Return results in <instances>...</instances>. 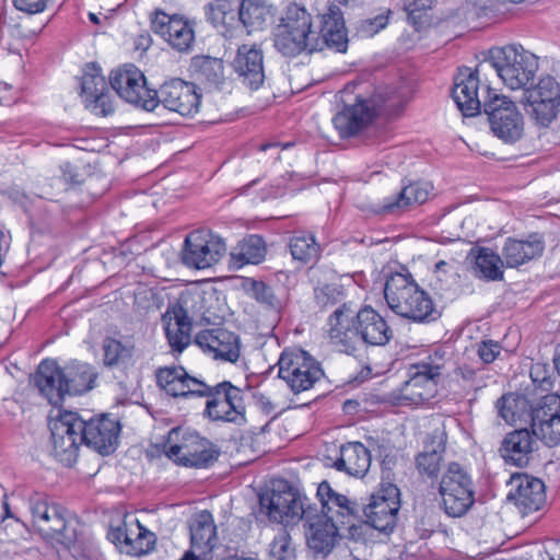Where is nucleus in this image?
<instances>
[{"instance_id":"nucleus-26","label":"nucleus","mask_w":560,"mask_h":560,"mask_svg":"<svg viewBox=\"0 0 560 560\" xmlns=\"http://www.w3.org/2000/svg\"><path fill=\"white\" fill-rule=\"evenodd\" d=\"M432 191L431 184L415 182L404 186L399 191L384 198L375 209L381 215L399 217L417 205L424 203Z\"/></svg>"},{"instance_id":"nucleus-6","label":"nucleus","mask_w":560,"mask_h":560,"mask_svg":"<svg viewBox=\"0 0 560 560\" xmlns=\"http://www.w3.org/2000/svg\"><path fill=\"white\" fill-rule=\"evenodd\" d=\"M164 453L176 465L202 469L212 466L221 452L198 432L177 427L168 432Z\"/></svg>"},{"instance_id":"nucleus-49","label":"nucleus","mask_w":560,"mask_h":560,"mask_svg":"<svg viewBox=\"0 0 560 560\" xmlns=\"http://www.w3.org/2000/svg\"><path fill=\"white\" fill-rule=\"evenodd\" d=\"M358 511V504L348 499V502H341V504L335 509V512L326 514L325 517L331 523H335L338 529L339 526L353 527L352 520Z\"/></svg>"},{"instance_id":"nucleus-13","label":"nucleus","mask_w":560,"mask_h":560,"mask_svg":"<svg viewBox=\"0 0 560 560\" xmlns=\"http://www.w3.org/2000/svg\"><path fill=\"white\" fill-rule=\"evenodd\" d=\"M79 84V97L88 110L100 117H107L115 113V98L96 62H89L82 68Z\"/></svg>"},{"instance_id":"nucleus-4","label":"nucleus","mask_w":560,"mask_h":560,"mask_svg":"<svg viewBox=\"0 0 560 560\" xmlns=\"http://www.w3.org/2000/svg\"><path fill=\"white\" fill-rule=\"evenodd\" d=\"M384 296L388 307L401 317L417 323L435 318L432 299L406 269L404 272L390 273L386 278Z\"/></svg>"},{"instance_id":"nucleus-20","label":"nucleus","mask_w":560,"mask_h":560,"mask_svg":"<svg viewBox=\"0 0 560 560\" xmlns=\"http://www.w3.org/2000/svg\"><path fill=\"white\" fill-rule=\"evenodd\" d=\"M523 103L532 107V115L538 125L548 127L559 112V83L549 75L541 78L536 86L526 88Z\"/></svg>"},{"instance_id":"nucleus-45","label":"nucleus","mask_w":560,"mask_h":560,"mask_svg":"<svg viewBox=\"0 0 560 560\" xmlns=\"http://www.w3.org/2000/svg\"><path fill=\"white\" fill-rule=\"evenodd\" d=\"M198 73L209 84L219 86L224 80V65L221 59L202 57L198 62Z\"/></svg>"},{"instance_id":"nucleus-50","label":"nucleus","mask_w":560,"mask_h":560,"mask_svg":"<svg viewBox=\"0 0 560 560\" xmlns=\"http://www.w3.org/2000/svg\"><path fill=\"white\" fill-rule=\"evenodd\" d=\"M390 15L392 10L385 9L374 18H369L361 21L359 32L362 36L365 37L374 36L387 26Z\"/></svg>"},{"instance_id":"nucleus-23","label":"nucleus","mask_w":560,"mask_h":560,"mask_svg":"<svg viewBox=\"0 0 560 560\" xmlns=\"http://www.w3.org/2000/svg\"><path fill=\"white\" fill-rule=\"evenodd\" d=\"M195 343L215 360L234 363L240 358V338L225 328L203 329L196 335Z\"/></svg>"},{"instance_id":"nucleus-56","label":"nucleus","mask_w":560,"mask_h":560,"mask_svg":"<svg viewBox=\"0 0 560 560\" xmlns=\"http://www.w3.org/2000/svg\"><path fill=\"white\" fill-rule=\"evenodd\" d=\"M502 347L498 341L487 339L478 345L477 353L480 360L486 363H492L501 353Z\"/></svg>"},{"instance_id":"nucleus-63","label":"nucleus","mask_w":560,"mask_h":560,"mask_svg":"<svg viewBox=\"0 0 560 560\" xmlns=\"http://www.w3.org/2000/svg\"><path fill=\"white\" fill-rule=\"evenodd\" d=\"M289 147H290L289 143L282 145V148H281L280 143H278V142H268V143L260 144L259 151H261V152H268L269 151L270 152V159H272L273 161H277L280 158L281 150L284 149V148H289Z\"/></svg>"},{"instance_id":"nucleus-36","label":"nucleus","mask_w":560,"mask_h":560,"mask_svg":"<svg viewBox=\"0 0 560 560\" xmlns=\"http://www.w3.org/2000/svg\"><path fill=\"white\" fill-rule=\"evenodd\" d=\"M231 260L235 267L241 268L247 264H259L266 256V244L260 235L252 234L232 249Z\"/></svg>"},{"instance_id":"nucleus-46","label":"nucleus","mask_w":560,"mask_h":560,"mask_svg":"<svg viewBox=\"0 0 560 560\" xmlns=\"http://www.w3.org/2000/svg\"><path fill=\"white\" fill-rule=\"evenodd\" d=\"M317 497L322 505L320 511H318L320 515L332 513L341 502H348V498L336 492L327 481L318 485Z\"/></svg>"},{"instance_id":"nucleus-11","label":"nucleus","mask_w":560,"mask_h":560,"mask_svg":"<svg viewBox=\"0 0 560 560\" xmlns=\"http://www.w3.org/2000/svg\"><path fill=\"white\" fill-rule=\"evenodd\" d=\"M201 397H207L205 415L211 421L244 425L246 419L245 392L231 382L224 381L214 386L206 384Z\"/></svg>"},{"instance_id":"nucleus-41","label":"nucleus","mask_w":560,"mask_h":560,"mask_svg":"<svg viewBox=\"0 0 560 560\" xmlns=\"http://www.w3.org/2000/svg\"><path fill=\"white\" fill-rule=\"evenodd\" d=\"M104 364L117 366L129 361L133 355V345H124L121 341L107 337L103 341Z\"/></svg>"},{"instance_id":"nucleus-61","label":"nucleus","mask_w":560,"mask_h":560,"mask_svg":"<svg viewBox=\"0 0 560 560\" xmlns=\"http://www.w3.org/2000/svg\"><path fill=\"white\" fill-rule=\"evenodd\" d=\"M107 538L122 552L125 539H128V524L124 522L117 527H110L107 533Z\"/></svg>"},{"instance_id":"nucleus-21","label":"nucleus","mask_w":560,"mask_h":560,"mask_svg":"<svg viewBox=\"0 0 560 560\" xmlns=\"http://www.w3.org/2000/svg\"><path fill=\"white\" fill-rule=\"evenodd\" d=\"M508 500L524 515L538 511L546 502L545 483L527 474H514L510 479Z\"/></svg>"},{"instance_id":"nucleus-53","label":"nucleus","mask_w":560,"mask_h":560,"mask_svg":"<svg viewBox=\"0 0 560 560\" xmlns=\"http://www.w3.org/2000/svg\"><path fill=\"white\" fill-rule=\"evenodd\" d=\"M342 12L339 7L332 4L328 8V12L322 18V26L318 35H325L335 30L345 28Z\"/></svg>"},{"instance_id":"nucleus-43","label":"nucleus","mask_w":560,"mask_h":560,"mask_svg":"<svg viewBox=\"0 0 560 560\" xmlns=\"http://www.w3.org/2000/svg\"><path fill=\"white\" fill-rule=\"evenodd\" d=\"M98 373L88 363L72 365V396L83 395L95 387Z\"/></svg>"},{"instance_id":"nucleus-12","label":"nucleus","mask_w":560,"mask_h":560,"mask_svg":"<svg viewBox=\"0 0 560 560\" xmlns=\"http://www.w3.org/2000/svg\"><path fill=\"white\" fill-rule=\"evenodd\" d=\"M120 424L102 416L97 419H84L72 411V436L79 435L82 443L102 455H109L118 445Z\"/></svg>"},{"instance_id":"nucleus-57","label":"nucleus","mask_w":560,"mask_h":560,"mask_svg":"<svg viewBox=\"0 0 560 560\" xmlns=\"http://www.w3.org/2000/svg\"><path fill=\"white\" fill-rule=\"evenodd\" d=\"M529 375L533 383L545 390L549 389L552 385L550 371L546 364H533Z\"/></svg>"},{"instance_id":"nucleus-3","label":"nucleus","mask_w":560,"mask_h":560,"mask_svg":"<svg viewBox=\"0 0 560 560\" xmlns=\"http://www.w3.org/2000/svg\"><path fill=\"white\" fill-rule=\"evenodd\" d=\"M40 396L58 409L49 420L54 456L66 467L70 466V411L62 409L66 395L70 393V381L55 360H43L30 377Z\"/></svg>"},{"instance_id":"nucleus-47","label":"nucleus","mask_w":560,"mask_h":560,"mask_svg":"<svg viewBox=\"0 0 560 560\" xmlns=\"http://www.w3.org/2000/svg\"><path fill=\"white\" fill-rule=\"evenodd\" d=\"M247 290L254 299L270 308H279L280 300L275 294L272 288L264 281L250 279L247 282Z\"/></svg>"},{"instance_id":"nucleus-19","label":"nucleus","mask_w":560,"mask_h":560,"mask_svg":"<svg viewBox=\"0 0 560 560\" xmlns=\"http://www.w3.org/2000/svg\"><path fill=\"white\" fill-rule=\"evenodd\" d=\"M154 98V109L162 104L164 108L182 116H194L199 112L201 94L191 82L172 79L163 83L159 91L151 94Z\"/></svg>"},{"instance_id":"nucleus-33","label":"nucleus","mask_w":560,"mask_h":560,"mask_svg":"<svg viewBox=\"0 0 560 560\" xmlns=\"http://www.w3.org/2000/svg\"><path fill=\"white\" fill-rule=\"evenodd\" d=\"M447 434L444 427L435 428L429 436L424 452L417 458V467L421 474L428 477H436L440 470L442 454L445 451Z\"/></svg>"},{"instance_id":"nucleus-15","label":"nucleus","mask_w":560,"mask_h":560,"mask_svg":"<svg viewBox=\"0 0 560 560\" xmlns=\"http://www.w3.org/2000/svg\"><path fill=\"white\" fill-rule=\"evenodd\" d=\"M443 364L421 361L409 368V378L400 388L399 398L404 405H421L433 398L438 392V382Z\"/></svg>"},{"instance_id":"nucleus-10","label":"nucleus","mask_w":560,"mask_h":560,"mask_svg":"<svg viewBox=\"0 0 560 560\" xmlns=\"http://www.w3.org/2000/svg\"><path fill=\"white\" fill-rule=\"evenodd\" d=\"M441 506L451 517L465 515L475 502L474 481L460 464L450 463L439 483Z\"/></svg>"},{"instance_id":"nucleus-44","label":"nucleus","mask_w":560,"mask_h":560,"mask_svg":"<svg viewBox=\"0 0 560 560\" xmlns=\"http://www.w3.org/2000/svg\"><path fill=\"white\" fill-rule=\"evenodd\" d=\"M346 298L343 285L326 283L314 288V300L318 307L327 308L340 303Z\"/></svg>"},{"instance_id":"nucleus-32","label":"nucleus","mask_w":560,"mask_h":560,"mask_svg":"<svg viewBox=\"0 0 560 560\" xmlns=\"http://www.w3.org/2000/svg\"><path fill=\"white\" fill-rule=\"evenodd\" d=\"M167 342L174 352H183L191 341V320L183 307L163 316Z\"/></svg>"},{"instance_id":"nucleus-25","label":"nucleus","mask_w":560,"mask_h":560,"mask_svg":"<svg viewBox=\"0 0 560 560\" xmlns=\"http://www.w3.org/2000/svg\"><path fill=\"white\" fill-rule=\"evenodd\" d=\"M478 73V68L475 71L463 68L454 79L452 97L465 117L476 116L483 108V100L479 97L480 79Z\"/></svg>"},{"instance_id":"nucleus-51","label":"nucleus","mask_w":560,"mask_h":560,"mask_svg":"<svg viewBox=\"0 0 560 560\" xmlns=\"http://www.w3.org/2000/svg\"><path fill=\"white\" fill-rule=\"evenodd\" d=\"M51 504L45 494L34 493L30 498V511L33 516L34 526L38 529L40 524L47 522L48 512L50 511Z\"/></svg>"},{"instance_id":"nucleus-8","label":"nucleus","mask_w":560,"mask_h":560,"mask_svg":"<svg viewBox=\"0 0 560 560\" xmlns=\"http://www.w3.org/2000/svg\"><path fill=\"white\" fill-rule=\"evenodd\" d=\"M483 112L493 135L505 143L518 141L524 133V117L516 104L505 95L485 88Z\"/></svg>"},{"instance_id":"nucleus-42","label":"nucleus","mask_w":560,"mask_h":560,"mask_svg":"<svg viewBox=\"0 0 560 560\" xmlns=\"http://www.w3.org/2000/svg\"><path fill=\"white\" fill-rule=\"evenodd\" d=\"M267 560H296L295 547L285 528H280L270 541Z\"/></svg>"},{"instance_id":"nucleus-54","label":"nucleus","mask_w":560,"mask_h":560,"mask_svg":"<svg viewBox=\"0 0 560 560\" xmlns=\"http://www.w3.org/2000/svg\"><path fill=\"white\" fill-rule=\"evenodd\" d=\"M320 40V50L324 47L335 49L338 52H345L348 47L347 31L345 28L335 30L325 35H318Z\"/></svg>"},{"instance_id":"nucleus-9","label":"nucleus","mask_w":560,"mask_h":560,"mask_svg":"<svg viewBox=\"0 0 560 560\" xmlns=\"http://www.w3.org/2000/svg\"><path fill=\"white\" fill-rule=\"evenodd\" d=\"M277 365L279 377L294 394L310 390L325 375L320 363L307 351L296 347L283 349Z\"/></svg>"},{"instance_id":"nucleus-27","label":"nucleus","mask_w":560,"mask_h":560,"mask_svg":"<svg viewBox=\"0 0 560 560\" xmlns=\"http://www.w3.org/2000/svg\"><path fill=\"white\" fill-rule=\"evenodd\" d=\"M156 382L167 395L173 397H201L202 390L206 388V383L189 376L182 366L160 369L156 373Z\"/></svg>"},{"instance_id":"nucleus-31","label":"nucleus","mask_w":560,"mask_h":560,"mask_svg":"<svg viewBox=\"0 0 560 560\" xmlns=\"http://www.w3.org/2000/svg\"><path fill=\"white\" fill-rule=\"evenodd\" d=\"M544 248V241L537 235H530L526 240L509 237L502 248V257L506 267L516 268L539 257Z\"/></svg>"},{"instance_id":"nucleus-28","label":"nucleus","mask_w":560,"mask_h":560,"mask_svg":"<svg viewBox=\"0 0 560 560\" xmlns=\"http://www.w3.org/2000/svg\"><path fill=\"white\" fill-rule=\"evenodd\" d=\"M233 68L243 83L257 90L265 80L264 55L257 45H242L233 60Z\"/></svg>"},{"instance_id":"nucleus-29","label":"nucleus","mask_w":560,"mask_h":560,"mask_svg":"<svg viewBox=\"0 0 560 560\" xmlns=\"http://www.w3.org/2000/svg\"><path fill=\"white\" fill-rule=\"evenodd\" d=\"M217 540V527L210 512L201 511L190 523V550L200 560H208Z\"/></svg>"},{"instance_id":"nucleus-58","label":"nucleus","mask_w":560,"mask_h":560,"mask_svg":"<svg viewBox=\"0 0 560 560\" xmlns=\"http://www.w3.org/2000/svg\"><path fill=\"white\" fill-rule=\"evenodd\" d=\"M513 404H516L512 395H504L497 401V408L500 417L508 423L515 422L517 416L513 410Z\"/></svg>"},{"instance_id":"nucleus-2","label":"nucleus","mask_w":560,"mask_h":560,"mask_svg":"<svg viewBox=\"0 0 560 560\" xmlns=\"http://www.w3.org/2000/svg\"><path fill=\"white\" fill-rule=\"evenodd\" d=\"M330 343L340 352L354 355L361 343L384 347L394 337L387 320L372 306L355 311L350 303H342L328 317Z\"/></svg>"},{"instance_id":"nucleus-59","label":"nucleus","mask_w":560,"mask_h":560,"mask_svg":"<svg viewBox=\"0 0 560 560\" xmlns=\"http://www.w3.org/2000/svg\"><path fill=\"white\" fill-rule=\"evenodd\" d=\"M478 372L479 370H476L468 364H462L457 368L456 375L460 376L462 380L469 383L472 388L479 389L483 386V383L482 380H479Z\"/></svg>"},{"instance_id":"nucleus-37","label":"nucleus","mask_w":560,"mask_h":560,"mask_svg":"<svg viewBox=\"0 0 560 560\" xmlns=\"http://www.w3.org/2000/svg\"><path fill=\"white\" fill-rule=\"evenodd\" d=\"M67 514L54 511L52 522L47 524V522L40 524V527L37 529L45 537L51 540L52 546L56 548L59 560H69L68 556L70 555V539L66 535L67 529Z\"/></svg>"},{"instance_id":"nucleus-17","label":"nucleus","mask_w":560,"mask_h":560,"mask_svg":"<svg viewBox=\"0 0 560 560\" xmlns=\"http://www.w3.org/2000/svg\"><path fill=\"white\" fill-rule=\"evenodd\" d=\"M352 90L347 86L341 91L343 107L332 118V124L340 138H350L362 131L376 115L375 105L371 100L354 96L351 102Z\"/></svg>"},{"instance_id":"nucleus-16","label":"nucleus","mask_w":560,"mask_h":560,"mask_svg":"<svg viewBox=\"0 0 560 560\" xmlns=\"http://www.w3.org/2000/svg\"><path fill=\"white\" fill-rule=\"evenodd\" d=\"M112 89L125 102L147 112L154 110V98L151 94L155 90L147 86L144 74L133 65H125L113 70L109 75Z\"/></svg>"},{"instance_id":"nucleus-55","label":"nucleus","mask_w":560,"mask_h":560,"mask_svg":"<svg viewBox=\"0 0 560 560\" xmlns=\"http://www.w3.org/2000/svg\"><path fill=\"white\" fill-rule=\"evenodd\" d=\"M435 1L436 0H405V10L408 14V20L412 24H417L422 13L432 9Z\"/></svg>"},{"instance_id":"nucleus-14","label":"nucleus","mask_w":560,"mask_h":560,"mask_svg":"<svg viewBox=\"0 0 560 560\" xmlns=\"http://www.w3.org/2000/svg\"><path fill=\"white\" fill-rule=\"evenodd\" d=\"M400 509V491L394 483H382L363 506L365 523L380 533H392Z\"/></svg>"},{"instance_id":"nucleus-5","label":"nucleus","mask_w":560,"mask_h":560,"mask_svg":"<svg viewBox=\"0 0 560 560\" xmlns=\"http://www.w3.org/2000/svg\"><path fill=\"white\" fill-rule=\"evenodd\" d=\"M272 36L275 48L284 57L320 50L319 36L312 28L311 14L296 3L287 7Z\"/></svg>"},{"instance_id":"nucleus-64","label":"nucleus","mask_w":560,"mask_h":560,"mask_svg":"<svg viewBox=\"0 0 560 560\" xmlns=\"http://www.w3.org/2000/svg\"><path fill=\"white\" fill-rule=\"evenodd\" d=\"M152 38L150 34H140L135 39V48L136 50L147 51L151 46Z\"/></svg>"},{"instance_id":"nucleus-35","label":"nucleus","mask_w":560,"mask_h":560,"mask_svg":"<svg viewBox=\"0 0 560 560\" xmlns=\"http://www.w3.org/2000/svg\"><path fill=\"white\" fill-rule=\"evenodd\" d=\"M469 256L474 259V270L478 278L487 281L503 279V260L499 254L488 247L472 248Z\"/></svg>"},{"instance_id":"nucleus-62","label":"nucleus","mask_w":560,"mask_h":560,"mask_svg":"<svg viewBox=\"0 0 560 560\" xmlns=\"http://www.w3.org/2000/svg\"><path fill=\"white\" fill-rule=\"evenodd\" d=\"M206 16L213 26H218L224 22L225 10L222 4L210 3L206 7Z\"/></svg>"},{"instance_id":"nucleus-52","label":"nucleus","mask_w":560,"mask_h":560,"mask_svg":"<svg viewBox=\"0 0 560 560\" xmlns=\"http://www.w3.org/2000/svg\"><path fill=\"white\" fill-rule=\"evenodd\" d=\"M532 430L545 445L553 447L560 444V417L548 424Z\"/></svg>"},{"instance_id":"nucleus-39","label":"nucleus","mask_w":560,"mask_h":560,"mask_svg":"<svg viewBox=\"0 0 560 560\" xmlns=\"http://www.w3.org/2000/svg\"><path fill=\"white\" fill-rule=\"evenodd\" d=\"M153 545V534L143 527L139 521L128 525V539H125L122 552L130 556H140L148 553Z\"/></svg>"},{"instance_id":"nucleus-40","label":"nucleus","mask_w":560,"mask_h":560,"mask_svg":"<svg viewBox=\"0 0 560 560\" xmlns=\"http://www.w3.org/2000/svg\"><path fill=\"white\" fill-rule=\"evenodd\" d=\"M560 418V395L556 393L542 396L532 409V429L548 424Z\"/></svg>"},{"instance_id":"nucleus-7","label":"nucleus","mask_w":560,"mask_h":560,"mask_svg":"<svg viewBox=\"0 0 560 560\" xmlns=\"http://www.w3.org/2000/svg\"><path fill=\"white\" fill-rule=\"evenodd\" d=\"M488 63L511 90L525 91L538 70V58L521 45H506L490 50Z\"/></svg>"},{"instance_id":"nucleus-48","label":"nucleus","mask_w":560,"mask_h":560,"mask_svg":"<svg viewBox=\"0 0 560 560\" xmlns=\"http://www.w3.org/2000/svg\"><path fill=\"white\" fill-rule=\"evenodd\" d=\"M498 9V0H465L462 13L466 19L487 16Z\"/></svg>"},{"instance_id":"nucleus-30","label":"nucleus","mask_w":560,"mask_h":560,"mask_svg":"<svg viewBox=\"0 0 560 560\" xmlns=\"http://www.w3.org/2000/svg\"><path fill=\"white\" fill-rule=\"evenodd\" d=\"M371 466L370 451L360 442H348L340 447L332 467L353 477H364Z\"/></svg>"},{"instance_id":"nucleus-38","label":"nucleus","mask_w":560,"mask_h":560,"mask_svg":"<svg viewBox=\"0 0 560 560\" xmlns=\"http://www.w3.org/2000/svg\"><path fill=\"white\" fill-rule=\"evenodd\" d=\"M289 249L294 260L315 264L320 256V246L311 233L296 232L289 241Z\"/></svg>"},{"instance_id":"nucleus-24","label":"nucleus","mask_w":560,"mask_h":560,"mask_svg":"<svg viewBox=\"0 0 560 560\" xmlns=\"http://www.w3.org/2000/svg\"><path fill=\"white\" fill-rule=\"evenodd\" d=\"M537 446L533 430L516 429L504 435L498 452L506 465L523 468L530 463Z\"/></svg>"},{"instance_id":"nucleus-18","label":"nucleus","mask_w":560,"mask_h":560,"mask_svg":"<svg viewBox=\"0 0 560 560\" xmlns=\"http://www.w3.org/2000/svg\"><path fill=\"white\" fill-rule=\"evenodd\" d=\"M225 252V242L219 235L194 231L185 238L182 260L189 268L206 269L218 264Z\"/></svg>"},{"instance_id":"nucleus-34","label":"nucleus","mask_w":560,"mask_h":560,"mask_svg":"<svg viewBox=\"0 0 560 560\" xmlns=\"http://www.w3.org/2000/svg\"><path fill=\"white\" fill-rule=\"evenodd\" d=\"M275 13L268 0H242L238 10L240 20L249 32L264 28Z\"/></svg>"},{"instance_id":"nucleus-22","label":"nucleus","mask_w":560,"mask_h":560,"mask_svg":"<svg viewBox=\"0 0 560 560\" xmlns=\"http://www.w3.org/2000/svg\"><path fill=\"white\" fill-rule=\"evenodd\" d=\"M152 28L163 37L170 46L179 51L188 52L195 43V31L191 23L178 15L156 12L152 19Z\"/></svg>"},{"instance_id":"nucleus-60","label":"nucleus","mask_w":560,"mask_h":560,"mask_svg":"<svg viewBox=\"0 0 560 560\" xmlns=\"http://www.w3.org/2000/svg\"><path fill=\"white\" fill-rule=\"evenodd\" d=\"M48 0H13L16 10L27 14H36L43 12L47 7Z\"/></svg>"},{"instance_id":"nucleus-1","label":"nucleus","mask_w":560,"mask_h":560,"mask_svg":"<svg viewBox=\"0 0 560 560\" xmlns=\"http://www.w3.org/2000/svg\"><path fill=\"white\" fill-rule=\"evenodd\" d=\"M260 504L270 518L281 524H295L303 520L307 546L315 553L327 555L335 547L337 525L320 515L317 506L287 481L273 482L271 490L260 497Z\"/></svg>"}]
</instances>
